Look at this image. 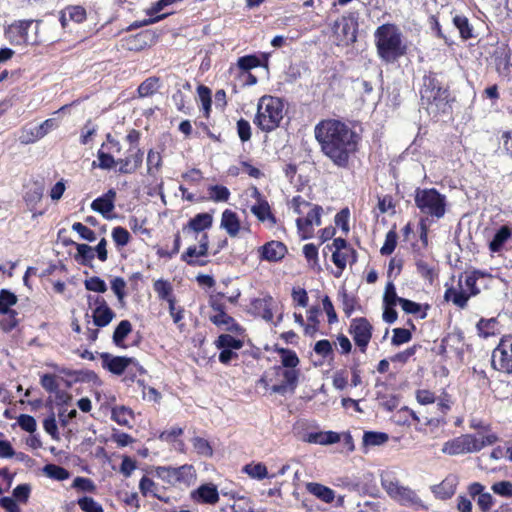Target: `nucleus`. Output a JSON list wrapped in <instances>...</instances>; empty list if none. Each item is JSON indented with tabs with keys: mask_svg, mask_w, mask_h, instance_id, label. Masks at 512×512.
<instances>
[{
	"mask_svg": "<svg viewBox=\"0 0 512 512\" xmlns=\"http://www.w3.org/2000/svg\"><path fill=\"white\" fill-rule=\"evenodd\" d=\"M314 137L321 153L340 169L349 168L361 142V136L347 122L335 118L320 120Z\"/></svg>",
	"mask_w": 512,
	"mask_h": 512,
	"instance_id": "obj_1",
	"label": "nucleus"
},
{
	"mask_svg": "<svg viewBox=\"0 0 512 512\" xmlns=\"http://www.w3.org/2000/svg\"><path fill=\"white\" fill-rule=\"evenodd\" d=\"M418 92L419 105L432 120L438 121L440 117L452 113L455 97L441 73L426 71L422 76Z\"/></svg>",
	"mask_w": 512,
	"mask_h": 512,
	"instance_id": "obj_2",
	"label": "nucleus"
},
{
	"mask_svg": "<svg viewBox=\"0 0 512 512\" xmlns=\"http://www.w3.org/2000/svg\"><path fill=\"white\" fill-rule=\"evenodd\" d=\"M121 150V143L111 133H107L105 140L97 151V160L92 162V167L111 170L118 166L117 171L119 174L128 175L136 173L142 167L144 151L140 147H129L125 157L115 159L114 154H119Z\"/></svg>",
	"mask_w": 512,
	"mask_h": 512,
	"instance_id": "obj_3",
	"label": "nucleus"
},
{
	"mask_svg": "<svg viewBox=\"0 0 512 512\" xmlns=\"http://www.w3.org/2000/svg\"><path fill=\"white\" fill-rule=\"evenodd\" d=\"M274 352L279 355L280 364L271 368L272 377L269 378V374L266 373L259 382L265 386L271 383V391L274 393L284 394L288 391L293 393L301 376L300 359L294 350L278 345L274 346Z\"/></svg>",
	"mask_w": 512,
	"mask_h": 512,
	"instance_id": "obj_4",
	"label": "nucleus"
},
{
	"mask_svg": "<svg viewBox=\"0 0 512 512\" xmlns=\"http://www.w3.org/2000/svg\"><path fill=\"white\" fill-rule=\"evenodd\" d=\"M374 44L378 58L385 64H393L408 53L402 32L394 23H384L376 28Z\"/></svg>",
	"mask_w": 512,
	"mask_h": 512,
	"instance_id": "obj_5",
	"label": "nucleus"
},
{
	"mask_svg": "<svg viewBox=\"0 0 512 512\" xmlns=\"http://www.w3.org/2000/svg\"><path fill=\"white\" fill-rule=\"evenodd\" d=\"M291 206L299 217L296 219L298 235L301 239H311L314 236V225H321L322 206L312 204L302 196H294Z\"/></svg>",
	"mask_w": 512,
	"mask_h": 512,
	"instance_id": "obj_6",
	"label": "nucleus"
},
{
	"mask_svg": "<svg viewBox=\"0 0 512 512\" xmlns=\"http://www.w3.org/2000/svg\"><path fill=\"white\" fill-rule=\"evenodd\" d=\"M284 117V103L275 96L264 95L259 99L254 124L263 132L269 133L280 126Z\"/></svg>",
	"mask_w": 512,
	"mask_h": 512,
	"instance_id": "obj_7",
	"label": "nucleus"
},
{
	"mask_svg": "<svg viewBox=\"0 0 512 512\" xmlns=\"http://www.w3.org/2000/svg\"><path fill=\"white\" fill-rule=\"evenodd\" d=\"M499 437L495 433L483 436L481 439L474 434H461L446 441L442 446V453L448 456H457L481 451L488 445L498 442Z\"/></svg>",
	"mask_w": 512,
	"mask_h": 512,
	"instance_id": "obj_8",
	"label": "nucleus"
},
{
	"mask_svg": "<svg viewBox=\"0 0 512 512\" xmlns=\"http://www.w3.org/2000/svg\"><path fill=\"white\" fill-rule=\"evenodd\" d=\"M416 207L424 214L435 219L442 218L446 213L447 200L436 188H416L414 193Z\"/></svg>",
	"mask_w": 512,
	"mask_h": 512,
	"instance_id": "obj_9",
	"label": "nucleus"
},
{
	"mask_svg": "<svg viewBox=\"0 0 512 512\" xmlns=\"http://www.w3.org/2000/svg\"><path fill=\"white\" fill-rule=\"evenodd\" d=\"M488 274L481 270H473L465 277V286L467 290H462L461 280H459V289L453 286L446 288L444 292V300L452 302L456 307L465 309L468 306V301L471 297L477 296L480 293V288L477 286V281Z\"/></svg>",
	"mask_w": 512,
	"mask_h": 512,
	"instance_id": "obj_10",
	"label": "nucleus"
},
{
	"mask_svg": "<svg viewBox=\"0 0 512 512\" xmlns=\"http://www.w3.org/2000/svg\"><path fill=\"white\" fill-rule=\"evenodd\" d=\"M331 252V260L336 266L334 276L339 278L342 276L347 264L354 265L358 261V253L351 244L344 238H334L332 243L327 244L323 248V254L326 256Z\"/></svg>",
	"mask_w": 512,
	"mask_h": 512,
	"instance_id": "obj_11",
	"label": "nucleus"
},
{
	"mask_svg": "<svg viewBox=\"0 0 512 512\" xmlns=\"http://www.w3.org/2000/svg\"><path fill=\"white\" fill-rule=\"evenodd\" d=\"M156 475L163 481L172 485H193L197 479V473L192 464H184L179 467L158 466Z\"/></svg>",
	"mask_w": 512,
	"mask_h": 512,
	"instance_id": "obj_12",
	"label": "nucleus"
},
{
	"mask_svg": "<svg viewBox=\"0 0 512 512\" xmlns=\"http://www.w3.org/2000/svg\"><path fill=\"white\" fill-rule=\"evenodd\" d=\"M491 365L494 370L512 374V335L501 337L498 345L492 351Z\"/></svg>",
	"mask_w": 512,
	"mask_h": 512,
	"instance_id": "obj_13",
	"label": "nucleus"
},
{
	"mask_svg": "<svg viewBox=\"0 0 512 512\" xmlns=\"http://www.w3.org/2000/svg\"><path fill=\"white\" fill-rule=\"evenodd\" d=\"M373 330L372 324L366 317H356L350 322L348 333L352 336L356 347L363 354L367 352Z\"/></svg>",
	"mask_w": 512,
	"mask_h": 512,
	"instance_id": "obj_14",
	"label": "nucleus"
},
{
	"mask_svg": "<svg viewBox=\"0 0 512 512\" xmlns=\"http://www.w3.org/2000/svg\"><path fill=\"white\" fill-rule=\"evenodd\" d=\"M102 366L115 375H122L131 364L136 368L140 375L144 374L145 369L134 359L126 356H112L109 353H102Z\"/></svg>",
	"mask_w": 512,
	"mask_h": 512,
	"instance_id": "obj_15",
	"label": "nucleus"
},
{
	"mask_svg": "<svg viewBox=\"0 0 512 512\" xmlns=\"http://www.w3.org/2000/svg\"><path fill=\"white\" fill-rule=\"evenodd\" d=\"M512 50L507 43H501L494 49L491 58L495 65L496 72L503 77H509L512 74L511 62Z\"/></svg>",
	"mask_w": 512,
	"mask_h": 512,
	"instance_id": "obj_16",
	"label": "nucleus"
},
{
	"mask_svg": "<svg viewBox=\"0 0 512 512\" xmlns=\"http://www.w3.org/2000/svg\"><path fill=\"white\" fill-rule=\"evenodd\" d=\"M252 197L256 199V203L251 206V213L258 219L259 222L268 221L271 226L276 225L277 219L271 211V207L267 199L262 195L257 187H253Z\"/></svg>",
	"mask_w": 512,
	"mask_h": 512,
	"instance_id": "obj_17",
	"label": "nucleus"
},
{
	"mask_svg": "<svg viewBox=\"0 0 512 512\" xmlns=\"http://www.w3.org/2000/svg\"><path fill=\"white\" fill-rule=\"evenodd\" d=\"M259 258L267 262H280L288 253L287 246L277 240H271L258 248Z\"/></svg>",
	"mask_w": 512,
	"mask_h": 512,
	"instance_id": "obj_18",
	"label": "nucleus"
},
{
	"mask_svg": "<svg viewBox=\"0 0 512 512\" xmlns=\"http://www.w3.org/2000/svg\"><path fill=\"white\" fill-rule=\"evenodd\" d=\"M213 225V215L209 212H202L190 218L186 224L182 226L184 234H198L206 232L211 229Z\"/></svg>",
	"mask_w": 512,
	"mask_h": 512,
	"instance_id": "obj_19",
	"label": "nucleus"
},
{
	"mask_svg": "<svg viewBox=\"0 0 512 512\" xmlns=\"http://www.w3.org/2000/svg\"><path fill=\"white\" fill-rule=\"evenodd\" d=\"M95 309L92 318L97 327H106L115 317V312L108 306L106 300L102 296L94 298Z\"/></svg>",
	"mask_w": 512,
	"mask_h": 512,
	"instance_id": "obj_20",
	"label": "nucleus"
},
{
	"mask_svg": "<svg viewBox=\"0 0 512 512\" xmlns=\"http://www.w3.org/2000/svg\"><path fill=\"white\" fill-rule=\"evenodd\" d=\"M220 228L231 238H237L242 230L249 231L248 228L242 226L239 215L231 209H225L222 212Z\"/></svg>",
	"mask_w": 512,
	"mask_h": 512,
	"instance_id": "obj_21",
	"label": "nucleus"
},
{
	"mask_svg": "<svg viewBox=\"0 0 512 512\" xmlns=\"http://www.w3.org/2000/svg\"><path fill=\"white\" fill-rule=\"evenodd\" d=\"M190 498L198 504L215 505L219 501V493L216 485L202 484L197 489L191 491Z\"/></svg>",
	"mask_w": 512,
	"mask_h": 512,
	"instance_id": "obj_22",
	"label": "nucleus"
},
{
	"mask_svg": "<svg viewBox=\"0 0 512 512\" xmlns=\"http://www.w3.org/2000/svg\"><path fill=\"white\" fill-rule=\"evenodd\" d=\"M34 20H17L8 28L7 34L12 43L26 44L28 42V31Z\"/></svg>",
	"mask_w": 512,
	"mask_h": 512,
	"instance_id": "obj_23",
	"label": "nucleus"
},
{
	"mask_svg": "<svg viewBox=\"0 0 512 512\" xmlns=\"http://www.w3.org/2000/svg\"><path fill=\"white\" fill-rule=\"evenodd\" d=\"M385 488L392 498L403 503L417 504L420 500L412 489L401 486L397 482H390Z\"/></svg>",
	"mask_w": 512,
	"mask_h": 512,
	"instance_id": "obj_24",
	"label": "nucleus"
},
{
	"mask_svg": "<svg viewBox=\"0 0 512 512\" xmlns=\"http://www.w3.org/2000/svg\"><path fill=\"white\" fill-rule=\"evenodd\" d=\"M240 296L241 292L239 290H236V292L230 296H227L224 292L214 290L209 294L208 304L215 313L226 309V302L233 305L237 304Z\"/></svg>",
	"mask_w": 512,
	"mask_h": 512,
	"instance_id": "obj_25",
	"label": "nucleus"
},
{
	"mask_svg": "<svg viewBox=\"0 0 512 512\" xmlns=\"http://www.w3.org/2000/svg\"><path fill=\"white\" fill-rule=\"evenodd\" d=\"M115 200L116 191L111 188L105 194L92 201L91 209L109 218V214L115 208Z\"/></svg>",
	"mask_w": 512,
	"mask_h": 512,
	"instance_id": "obj_26",
	"label": "nucleus"
},
{
	"mask_svg": "<svg viewBox=\"0 0 512 512\" xmlns=\"http://www.w3.org/2000/svg\"><path fill=\"white\" fill-rule=\"evenodd\" d=\"M43 193H44V185L39 181H34L25 190L23 199H24L29 211H31L33 213L34 217L36 215H38L35 212V209H36V206L42 200Z\"/></svg>",
	"mask_w": 512,
	"mask_h": 512,
	"instance_id": "obj_27",
	"label": "nucleus"
},
{
	"mask_svg": "<svg viewBox=\"0 0 512 512\" xmlns=\"http://www.w3.org/2000/svg\"><path fill=\"white\" fill-rule=\"evenodd\" d=\"M512 238V227L509 225H502L496 230L492 239L488 244L491 253H500L505 244Z\"/></svg>",
	"mask_w": 512,
	"mask_h": 512,
	"instance_id": "obj_28",
	"label": "nucleus"
},
{
	"mask_svg": "<svg viewBox=\"0 0 512 512\" xmlns=\"http://www.w3.org/2000/svg\"><path fill=\"white\" fill-rule=\"evenodd\" d=\"M452 23L458 30L459 37L462 41H468L477 37L475 28L467 16L463 14H455L452 18Z\"/></svg>",
	"mask_w": 512,
	"mask_h": 512,
	"instance_id": "obj_29",
	"label": "nucleus"
},
{
	"mask_svg": "<svg viewBox=\"0 0 512 512\" xmlns=\"http://www.w3.org/2000/svg\"><path fill=\"white\" fill-rule=\"evenodd\" d=\"M150 33L142 31L134 35H128L121 39V46L129 51H141L148 46Z\"/></svg>",
	"mask_w": 512,
	"mask_h": 512,
	"instance_id": "obj_30",
	"label": "nucleus"
},
{
	"mask_svg": "<svg viewBox=\"0 0 512 512\" xmlns=\"http://www.w3.org/2000/svg\"><path fill=\"white\" fill-rule=\"evenodd\" d=\"M209 319L214 325L224 327L229 332L238 333L242 330L240 324L226 312V309L215 312Z\"/></svg>",
	"mask_w": 512,
	"mask_h": 512,
	"instance_id": "obj_31",
	"label": "nucleus"
},
{
	"mask_svg": "<svg viewBox=\"0 0 512 512\" xmlns=\"http://www.w3.org/2000/svg\"><path fill=\"white\" fill-rule=\"evenodd\" d=\"M162 79L159 76H150L140 83L137 88L139 98L152 97L162 88Z\"/></svg>",
	"mask_w": 512,
	"mask_h": 512,
	"instance_id": "obj_32",
	"label": "nucleus"
},
{
	"mask_svg": "<svg viewBox=\"0 0 512 512\" xmlns=\"http://www.w3.org/2000/svg\"><path fill=\"white\" fill-rule=\"evenodd\" d=\"M305 487L308 493L325 503H332L335 499V491L321 483L308 482Z\"/></svg>",
	"mask_w": 512,
	"mask_h": 512,
	"instance_id": "obj_33",
	"label": "nucleus"
},
{
	"mask_svg": "<svg viewBox=\"0 0 512 512\" xmlns=\"http://www.w3.org/2000/svg\"><path fill=\"white\" fill-rule=\"evenodd\" d=\"M304 441L313 444L330 445L339 442L340 435L334 431L311 432L305 436Z\"/></svg>",
	"mask_w": 512,
	"mask_h": 512,
	"instance_id": "obj_34",
	"label": "nucleus"
},
{
	"mask_svg": "<svg viewBox=\"0 0 512 512\" xmlns=\"http://www.w3.org/2000/svg\"><path fill=\"white\" fill-rule=\"evenodd\" d=\"M417 273L425 280L433 283L438 276L435 265L432 261H428L423 255L415 259Z\"/></svg>",
	"mask_w": 512,
	"mask_h": 512,
	"instance_id": "obj_35",
	"label": "nucleus"
},
{
	"mask_svg": "<svg viewBox=\"0 0 512 512\" xmlns=\"http://www.w3.org/2000/svg\"><path fill=\"white\" fill-rule=\"evenodd\" d=\"M339 300L341 302L342 310L346 317H350L357 309H360L359 299L352 293L343 289L339 292Z\"/></svg>",
	"mask_w": 512,
	"mask_h": 512,
	"instance_id": "obj_36",
	"label": "nucleus"
},
{
	"mask_svg": "<svg viewBox=\"0 0 512 512\" xmlns=\"http://www.w3.org/2000/svg\"><path fill=\"white\" fill-rule=\"evenodd\" d=\"M205 257L199 253V249L196 245L189 246L180 256L181 261L185 262L188 266H205L208 264V260L201 258Z\"/></svg>",
	"mask_w": 512,
	"mask_h": 512,
	"instance_id": "obj_37",
	"label": "nucleus"
},
{
	"mask_svg": "<svg viewBox=\"0 0 512 512\" xmlns=\"http://www.w3.org/2000/svg\"><path fill=\"white\" fill-rule=\"evenodd\" d=\"M132 332V324L129 320H122L113 332V343L120 348H126L124 340Z\"/></svg>",
	"mask_w": 512,
	"mask_h": 512,
	"instance_id": "obj_38",
	"label": "nucleus"
},
{
	"mask_svg": "<svg viewBox=\"0 0 512 512\" xmlns=\"http://www.w3.org/2000/svg\"><path fill=\"white\" fill-rule=\"evenodd\" d=\"M400 306L405 313L413 314L419 319H424L427 317V310L429 309L428 304L422 307V305L417 302L403 298L400 300Z\"/></svg>",
	"mask_w": 512,
	"mask_h": 512,
	"instance_id": "obj_39",
	"label": "nucleus"
},
{
	"mask_svg": "<svg viewBox=\"0 0 512 512\" xmlns=\"http://www.w3.org/2000/svg\"><path fill=\"white\" fill-rule=\"evenodd\" d=\"M397 415L400 418V420H399L400 423L406 424L409 426L413 425V426H415V429L417 431L423 430L421 427L422 424H421L420 417L411 408L404 406L397 412Z\"/></svg>",
	"mask_w": 512,
	"mask_h": 512,
	"instance_id": "obj_40",
	"label": "nucleus"
},
{
	"mask_svg": "<svg viewBox=\"0 0 512 512\" xmlns=\"http://www.w3.org/2000/svg\"><path fill=\"white\" fill-rule=\"evenodd\" d=\"M252 307L255 310L261 311V315L265 320H272L273 318V311H272V305H273V298L270 295H267L263 298H257L254 299L251 302Z\"/></svg>",
	"mask_w": 512,
	"mask_h": 512,
	"instance_id": "obj_41",
	"label": "nucleus"
},
{
	"mask_svg": "<svg viewBox=\"0 0 512 512\" xmlns=\"http://www.w3.org/2000/svg\"><path fill=\"white\" fill-rule=\"evenodd\" d=\"M456 492V484L453 479L446 478L440 484L433 487V493L441 500L450 499Z\"/></svg>",
	"mask_w": 512,
	"mask_h": 512,
	"instance_id": "obj_42",
	"label": "nucleus"
},
{
	"mask_svg": "<svg viewBox=\"0 0 512 512\" xmlns=\"http://www.w3.org/2000/svg\"><path fill=\"white\" fill-rule=\"evenodd\" d=\"M319 314L320 308L318 306H311L307 310V323L305 325V334L314 336L319 331Z\"/></svg>",
	"mask_w": 512,
	"mask_h": 512,
	"instance_id": "obj_43",
	"label": "nucleus"
},
{
	"mask_svg": "<svg viewBox=\"0 0 512 512\" xmlns=\"http://www.w3.org/2000/svg\"><path fill=\"white\" fill-rule=\"evenodd\" d=\"M75 260L83 266H91L95 258L94 249L88 244H76Z\"/></svg>",
	"mask_w": 512,
	"mask_h": 512,
	"instance_id": "obj_44",
	"label": "nucleus"
},
{
	"mask_svg": "<svg viewBox=\"0 0 512 512\" xmlns=\"http://www.w3.org/2000/svg\"><path fill=\"white\" fill-rule=\"evenodd\" d=\"M214 345L217 349L239 350L243 347V341L230 334H220L214 341Z\"/></svg>",
	"mask_w": 512,
	"mask_h": 512,
	"instance_id": "obj_45",
	"label": "nucleus"
},
{
	"mask_svg": "<svg viewBox=\"0 0 512 512\" xmlns=\"http://www.w3.org/2000/svg\"><path fill=\"white\" fill-rule=\"evenodd\" d=\"M180 247H181V236H180V232L177 231L174 234L172 247L169 249L167 246L166 247L157 246L156 247V255L159 258L172 259L174 256H176L179 253Z\"/></svg>",
	"mask_w": 512,
	"mask_h": 512,
	"instance_id": "obj_46",
	"label": "nucleus"
},
{
	"mask_svg": "<svg viewBox=\"0 0 512 512\" xmlns=\"http://www.w3.org/2000/svg\"><path fill=\"white\" fill-rule=\"evenodd\" d=\"M111 419L121 426H129L133 411L125 406H116L112 409Z\"/></svg>",
	"mask_w": 512,
	"mask_h": 512,
	"instance_id": "obj_47",
	"label": "nucleus"
},
{
	"mask_svg": "<svg viewBox=\"0 0 512 512\" xmlns=\"http://www.w3.org/2000/svg\"><path fill=\"white\" fill-rule=\"evenodd\" d=\"M497 324L498 322L495 318H481L476 326L478 335L482 338H488L496 335Z\"/></svg>",
	"mask_w": 512,
	"mask_h": 512,
	"instance_id": "obj_48",
	"label": "nucleus"
},
{
	"mask_svg": "<svg viewBox=\"0 0 512 512\" xmlns=\"http://www.w3.org/2000/svg\"><path fill=\"white\" fill-rule=\"evenodd\" d=\"M154 290L157 293L159 299L166 300L168 303L170 300H175V297L173 296V289L167 280L164 279H158L154 282Z\"/></svg>",
	"mask_w": 512,
	"mask_h": 512,
	"instance_id": "obj_49",
	"label": "nucleus"
},
{
	"mask_svg": "<svg viewBox=\"0 0 512 512\" xmlns=\"http://www.w3.org/2000/svg\"><path fill=\"white\" fill-rule=\"evenodd\" d=\"M243 472L246 473L249 477L257 480H263L264 478H269L267 467L265 464L259 463H250L246 464L243 467Z\"/></svg>",
	"mask_w": 512,
	"mask_h": 512,
	"instance_id": "obj_50",
	"label": "nucleus"
},
{
	"mask_svg": "<svg viewBox=\"0 0 512 512\" xmlns=\"http://www.w3.org/2000/svg\"><path fill=\"white\" fill-rule=\"evenodd\" d=\"M172 101L179 112H182L186 115L191 114L193 108L190 104V99L181 90H176L174 92L172 95Z\"/></svg>",
	"mask_w": 512,
	"mask_h": 512,
	"instance_id": "obj_51",
	"label": "nucleus"
},
{
	"mask_svg": "<svg viewBox=\"0 0 512 512\" xmlns=\"http://www.w3.org/2000/svg\"><path fill=\"white\" fill-rule=\"evenodd\" d=\"M397 240L398 234L396 231V225H394L392 229L387 232L384 244L380 249V253L386 256L391 255L396 249Z\"/></svg>",
	"mask_w": 512,
	"mask_h": 512,
	"instance_id": "obj_52",
	"label": "nucleus"
},
{
	"mask_svg": "<svg viewBox=\"0 0 512 512\" xmlns=\"http://www.w3.org/2000/svg\"><path fill=\"white\" fill-rule=\"evenodd\" d=\"M191 442L193 449L198 455L203 457H212L213 448L207 439L196 436L192 438Z\"/></svg>",
	"mask_w": 512,
	"mask_h": 512,
	"instance_id": "obj_53",
	"label": "nucleus"
},
{
	"mask_svg": "<svg viewBox=\"0 0 512 512\" xmlns=\"http://www.w3.org/2000/svg\"><path fill=\"white\" fill-rule=\"evenodd\" d=\"M388 434L384 432L367 431L363 435L364 446H379L388 441Z\"/></svg>",
	"mask_w": 512,
	"mask_h": 512,
	"instance_id": "obj_54",
	"label": "nucleus"
},
{
	"mask_svg": "<svg viewBox=\"0 0 512 512\" xmlns=\"http://www.w3.org/2000/svg\"><path fill=\"white\" fill-rule=\"evenodd\" d=\"M351 24L357 25L356 17L354 13L342 16L339 20L335 21L333 29L335 32L338 31L339 27L342 26L341 33L344 37H348L351 32Z\"/></svg>",
	"mask_w": 512,
	"mask_h": 512,
	"instance_id": "obj_55",
	"label": "nucleus"
},
{
	"mask_svg": "<svg viewBox=\"0 0 512 512\" xmlns=\"http://www.w3.org/2000/svg\"><path fill=\"white\" fill-rule=\"evenodd\" d=\"M209 197L214 202H227L230 198V191L223 185H211L208 188Z\"/></svg>",
	"mask_w": 512,
	"mask_h": 512,
	"instance_id": "obj_56",
	"label": "nucleus"
},
{
	"mask_svg": "<svg viewBox=\"0 0 512 512\" xmlns=\"http://www.w3.org/2000/svg\"><path fill=\"white\" fill-rule=\"evenodd\" d=\"M162 166V156L160 152L150 149L147 154V173L154 175Z\"/></svg>",
	"mask_w": 512,
	"mask_h": 512,
	"instance_id": "obj_57",
	"label": "nucleus"
},
{
	"mask_svg": "<svg viewBox=\"0 0 512 512\" xmlns=\"http://www.w3.org/2000/svg\"><path fill=\"white\" fill-rule=\"evenodd\" d=\"M44 472L50 478H53V479L59 480V481L66 480L70 476V473L66 468L56 465V464H47L44 467Z\"/></svg>",
	"mask_w": 512,
	"mask_h": 512,
	"instance_id": "obj_58",
	"label": "nucleus"
},
{
	"mask_svg": "<svg viewBox=\"0 0 512 512\" xmlns=\"http://www.w3.org/2000/svg\"><path fill=\"white\" fill-rule=\"evenodd\" d=\"M314 352L321 356L323 359H333L334 357V350L332 343L327 339L319 340L315 343Z\"/></svg>",
	"mask_w": 512,
	"mask_h": 512,
	"instance_id": "obj_59",
	"label": "nucleus"
},
{
	"mask_svg": "<svg viewBox=\"0 0 512 512\" xmlns=\"http://www.w3.org/2000/svg\"><path fill=\"white\" fill-rule=\"evenodd\" d=\"M303 254L305 259L308 262L310 268L315 269L319 268V260H318V247L313 243H308L303 246Z\"/></svg>",
	"mask_w": 512,
	"mask_h": 512,
	"instance_id": "obj_60",
	"label": "nucleus"
},
{
	"mask_svg": "<svg viewBox=\"0 0 512 512\" xmlns=\"http://www.w3.org/2000/svg\"><path fill=\"white\" fill-rule=\"evenodd\" d=\"M17 302V297L14 293L2 289L0 291V313L6 314L10 312L9 308L13 305H15Z\"/></svg>",
	"mask_w": 512,
	"mask_h": 512,
	"instance_id": "obj_61",
	"label": "nucleus"
},
{
	"mask_svg": "<svg viewBox=\"0 0 512 512\" xmlns=\"http://www.w3.org/2000/svg\"><path fill=\"white\" fill-rule=\"evenodd\" d=\"M69 20L75 23H83L87 18L86 9L80 5H70L65 8Z\"/></svg>",
	"mask_w": 512,
	"mask_h": 512,
	"instance_id": "obj_62",
	"label": "nucleus"
},
{
	"mask_svg": "<svg viewBox=\"0 0 512 512\" xmlns=\"http://www.w3.org/2000/svg\"><path fill=\"white\" fill-rule=\"evenodd\" d=\"M112 238L117 247H124L130 242L131 236L127 229L117 226L112 230Z\"/></svg>",
	"mask_w": 512,
	"mask_h": 512,
	"instance_id": "obj_63",
	"label": "nucleus"
},
{
	"mask_svg": "<svg viewBox=\"0 0 512 512\" xmlns=\"http://www.w3.org/2000/svg\"><path fill=\"white\" fill-rule=\"evenodd\" d=\"M77 503L84 512H104L103 507L92 497H81L78 499Z\"/></svg>",
	"mask_w": 512,
	"mask_h": 512,
	"instance_id": "obj_64",
	"label": "nucleus"
}]
</instances>
